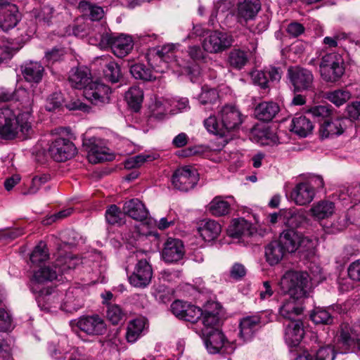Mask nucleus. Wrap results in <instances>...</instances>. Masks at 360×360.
<instances>
[{"label": "nucleus", "instance_id": "1", "mask_svg": "<svg viewBox=\"0 0 360 360\" xmlns=\"http://www.w3.org/2000/svg\"><path fill=\"white\" fill-rule=\"evenodd\" d=\"M20 98L21 108L18 115L9 107L0 108V136L5 139H13L20 132L24 139L33 133L32 128V107L33 94L25 89L16 91Z\"/></svg>", "mask_w": 360, "mask_h": 360}, {"label": "nucleus", "instance_id": "2", "mask_svg": "<svg viewBox=\"0 0 360 360\" xmlns=\"http://www.w3.org/2000/svg\"><path fill=\"white\" fill-rule=\"evenodd\" d=\"M101 49L110 48L112 53L119 58L127 56L133 49V40L130 36L112 33L106 27L100 26L95 37Z\"/></svg>", "mask_w": 360, "mask_h": 360}, {"label": "nucleus", "instance_id": "3", "mask_svg": "<svg viewBox=\"0 0 360 360\" xmlns=\"http://www.w3.org/2000/svg\"><path fill=\"white\" fill-rule=\"evenodd\" d=\"M280 285L290 298L299 300L307 296L310 289L309 275L306 272L288 271L282 276Z\"/></svg>", "mask_w": 360, "mask_h": 360}, {"label": "nucleus", "instance_id": "4", "mask_svg": "<svg viewBox=\"0 0 360 360\" xmlns=\"http://www.w3.org/2000/svg\"><path fill=\"white\" fill-rule=\"evenodd\" d=\"M322 79L327 82L338 81L345 72L344 61L337 53H330L323 56L319 65Z\"/></svg>", "mask_w": 360, "mask_h": 360}, {"label": "nucleus", "instance_id": "5", "mask_svg": "<svg viewBox=\"0 0 360 360\" xmlns=\"http://www.w3.org/2000/svg\"><path fill=\"white\" fill-rule=\"evenodd\" d=\"M278 242L286 252H295L297 249H310L313 246L312 240L308 237L293 229H285L279 236Z\"/></svg>", "mask_w": 360, "mask_h": 360}, {"label": "nucleus", "instance_id": "6", "mask_svg": "<svg viewBox=\"0 0 360 360\" xmlns=\"http://www.w3.org/2000/svg\"><path fill=\"white\" fill-rule=\"evenodd\" d=\"M218 119L221 123L224 135L238 130L243 122L240 110L233 105H224L218 110Z\"/></svg>", "mask_w": 360, "mask_h": 360}, {"label": "nucleus", "instance_id": "7", "mask_svg": "<svg viewBox=\"0 0 360 360\" xmlns=\"http://www.w3.org/2000/svg\"><path fill=\"white\" fill-rule=\"evenodd\" d=\"M207 337L205 345L211 354L222 353L231 354L235 350L233 345L228 342L223 333L217 329L212 328L209 331L203 332Z\"/></svg>", "mask_w": 360, "mask_h": 360}, {"label": "nucleus", "instance_id": "8", "mask_svg": "<svg viewBox=\"0 0 360 360\" xmlns=\"http://www.w3.org/2000/svg\"><path fill=\"white\" fill-rule=\"evenodd\" d=\"M198 179V174L195 169L184 166L175 170L172 177V183L175 188L188 191L194 188Z\"/></svg>", "mask_w": 360, "mask_h": 360}, {"label": "nucleus", "instance_id": "9", "mask_svg": "<svg viewBox=\"0 0 360 360\" xmlns=\"http://www.w3.org/2000/svg\"><path fill=\"white\" fill-rule=\"evenodd\" d=\"M288 77L295 91L311 89L314 76L311 72L300 66L290 67L288 70Z\"/></svg>", "mask_w": 360, "mask_h": 360}, {"label": "nucleus", "instance_id": "10", "mask_svg": "<svg viewBox=\"0 0 360 360\" xmlns=\"http://www.w3.org/2000/svg\"><path fill=\"white\" fill-rule=\"evenodd\" d=\"M49 153L56 162H65L71 159L77 153L75 144L68 139L57 138L49 148Z\"/></svg>", "mask_w": 360, "mask_h": 360}, {"label": "nucleus", "instance_id": "11", "mask_svg": "<svg viewBox=\"0 0 360 360\" xmlns=\"http://www.w3.org/2000/svg\"><path fill=\"white\" fill-rule=\"evenodd\" d=\"M186 253L184 245L180 239L168 238L161 251L162 259L167 264L177 263L183 259Z\"/></svg>", "mask_w": 360, "mask_h": 360}, {"label": "nucleus", "instance_id": "12", "mask_svg": "<svg viewBox=\"0 0 360 360\" xmlns=\"http://www.w3.org/2000/svg\"><path fill=\"white\" fill-rule=\"evenodd\" d=\"M110 87L98 82H91L84 90V97L94 105H103L110 101Z\"/></svg>", "mask_w": 360, "mask_h": 360}, {"label": "nucleus", "instance_id": "13", "mask_svg": "<svg viewBox=\"0 0 360 360\" xmlns=\"http://www.w3.org/2000/svg\"><path fill=\"white\" fill-rule=\"evenodd\" d=\"M232 43L233 38L230 34L214 31L203 40L202 46L207 52L218 53L230 47Z\"/></svg>", "mask_w": 360, "mask_h": 360}, {"label": "nucleus", "instance_id": "14", "mask_svg": "<svg viewBox=\"0 0 360 360\" xmlns=\"http://www.w3.org/2000/svg\"><path fill=\"white\" fill-rule=\"evenodd\" d=\"M153 270L146 259H141L136 264L129 281L131 285L136 288H145L150 283Z\"/></svg>", "mask_w": 360, "mask_h": 360}, {"label": "nucleus", "instance_id": "15", "mask_svg": "<svg viewBox=\"0 0 360 360\" xmlns=\"http://www.w3.org/2000/svg\"><path fill=\"white\" fill-rule=\"evenodd\" d=\"M261 9L259 0H243L237 4L236 19L242 25L255 18Z\"/></svg>", "mask_w": 360, "mask_h": 360}, {"label": "nucleus", "instance_id": "16", "mask_svg": "<svg viewBox=\"0 0 360 360\" xmlns=\"http://www.w3.org/2000/svg\"><path fill=\"white\" fill-rule=\"evenodd\" d=\"M77 326L90 335H102L106 330L104 321L98 315L81 317L77 323Z\"/></svg>", "mask_w": 360, "mask_h": 360}, {"label": "nucleus", "instance_id": "17", "mask_svg": "<svg viewBox=\"0 0 360 360\" xmlns=\"http://www.w3.org/2000/svg\"><path fill=\"white\" fill-rule=\"evenodd\" d=\"M19 21L18 8L8 2L0 3V28L8 31L13 28Z\"/></svg>", "mask_w": 360, "mask_h": 360}, {"label": "nucleus", "instance_id": "18", "mask_svg": "<svg viewBox=\"0 0 360 360\" xmlns=\"http://www.w3.org/2000/svg\"><path fill=\"white\" fill-rule=\"evenodd\" d=\"M283 221L289 227L288 229H293L304 227L308 224L306 212L302 209L290 208L281 210Z\"/></svg>", "mask_w": 360, "mask_h": 360}, {"label": "nucleus", "instance_id": "19", "mask_svg": "<svg viewBox=\"0 0 360 360\" xmlns=\"http://www.w3.org/2000/svg\"><path fill=\"white\" fill-rule=\"evenodd\" d=\"M84 292L79 288H69L60 308L68 313L77 311L84 306Z\"/></svg>", "mask_w": 360, "mask_h": 360}, {"label": "nucleus", "instance_id": "20", "mask_svg": "<svg viewBox=\"0 0 360 360\" xmlns=\"http://www.w3.org/2000/svg\"><path fill=\"white\" fill-rule=\"evenodd\" d=\"M84 145L88 150V159L90 162L97 164L101 162L112 160L114 156L108 149L99 146L95 138L89 139Z\"/></svg>", "mask_w": 360, "mask_h": 360}, {"label": "nucleus", "instance_id": "21", "mask_svg": "<svg viewBox=\"0 0 360 360\" xmlns=\"http://www.w3.org/2000/svg\"><path fill=\"white\" fill-rule=\"evenodd\" d=\"M315 197V191L313 186L308 183L297 184L292 189L290 198L297 205L303 206L309 204Z\"/></svg>", "mask_w": 360, "mask_h": 360}, {"label": "nucleus", "instance_id": "22", "mask_svg": "<svg viewBox=\"0 0 360 360\" xmlns=\"http://www.w3.org/2000/svg\"><path fill=\"white\" fill-rule=\"evenodd\" d=\"M304 335L303 323L300 320L290 321L285 331V340L290 347H297Z\"/></svg>", "mask_w": 360, "mask_h": 360}, {"label": "nucleus", "instance_id": "23", "mask_svg": "<svg viewBox=\"0 0 360 360\" xmlns=\"http://www.w3.org/2000/svg\"><path fill=\"white\" fill-rule=\"evenodd\" d=\"M227 231L230 237L240 238L252 236L256 232V230L251 223L243 218H240L232 221Z\"/></svg>", "mask_w": 360, "mask_h": 360}, {"label": "nucleus", "instance_id": "24", "mask_svg": "<svg viewBox=\"0 0 360 360\" xmlns=\"http://www.w3.org/2000/svg\"><path fill=\"white\" fill-rule=\"evenodd\" d=\"M262 326L261 316L259 314L248 316L240 320V335L245 340L252 338L255 332Z\"/></svg>", "mask_w": 360, "mask_h": 360}, {"label": "nucleus", "instance_id": "25", "mask_svg": "<svg viewBox=\"0 0 360 360\" xmlns=\"http://www.w3.org/2000/svg\"><path fill=\"white\" fill-rule=\"evenodd\" d=\"M122 209L124 214L136 221H143L148 214L145 205L137 198L125 202Z\"/></svg>", "mask_w": 360, "mask_h": 360}, {"label": "nucleus", "instance_id": "26", "mask_svg": "<svg viewBox=\"0 0 360 360\" xmlns=\"http://www.w3.org/2000/svg\"><path fill=\"white\" fill-rule=\"evenodd\" d=\"M22 74L28 82L39 83L44 74V68L37 61L26 62L21 66Z\"/></svg>", "mask_w": 360, "mask_h": 360}, {"label": "nucleus", "instance_id": "27", "mask_svg": "<svg viewBox=\"0 0 360 360\" xmlns=\"http://www.w3.org/2000/svg\"><path fill=\"white\" fill-rule=\"evenodd\" d=\"M346 120L337 118L333 120H325L320 127V134L322 138L339 136L344 132Z\"/></svg>", "mask_w": 360, "mask_h": 360}, {"label": "nucleus", "instance_id": "28", "mask_svg": "<svg viewBox=\"0 0 360 360\" xmlns=\"http://www.w3.org/2000/svg\"><path fill=\"white\" fill-rule=\"evenodd\" d=\"M99 60L100 65L103 67L104 77L112 83L118 82L122 76L120 65L109 56H103Z\"/></svg>", "mask_w": 360, "mask_h": 360}, {"label": "nucleus", "instance_id": "29", "mask_svg": "<svg viewBox=\"0 0 360 360\" xmlns=\"http://www.w3.org/2000/svg\"><path fill=\"white\" fill-rule=\"evenodd\" d=\"M279 105L273 101H264L259 103L255 108V115L259 120L269 122L278 114Z\"/></svg>", "mask_w": 360, "mask_h": 360}, {"label": "nucleus", "instance_id": "30", "mask_svg": "<svg viewBox=\"0 0 360 360\" xmlns=\"http://www.w3.org/2000/svg\"><path fill=\"white\" fill-rule=\"evenodd\" d=\"M198 233L205 241L215 240L221 231V225L212 219L203 220L198 228Z\"/></svg>", "mask_w": 360, "mask_h": 360}, {"label": "nucleus", "instance_id": "31", "mask_svg": "<svg viewBox=\"0 0 360 360\" xmlns=\"http://www.w3.org/2000/svg\"><path fill=\"white\" fill-rule=\"evenodd\" d=\"M335 357V349L327 345L319 348L316 352L314 351H304L298 355L295 360H334Z\"/></svg>", "mask_w": 360, "mask_h": 360}, {"label": "nucleus", "instance_id": "32", "mask_svg": "<svg viewBox=\"0 0 360 360\" xmlns=\"http://www.w3.org/2000/svg\"><path fill=\"white\" fill-rule=\"evenodd\" d=\"M220 305L214 302H208L202 311V323L210 329L214 328L219 321Z\"/></svg>", "mask_w": 360, "mask_h": 360}, {"label": "nucleus", "instance_id": "33", "mask_svg": "<svg viewBox=\"0 0 360 360\" xmlns=\"http://www.w3.org/2000/svg\"><path fill=\"white\" fill-rule=\"evenodd\" d=\"M286 252L278 240H273L265 246L264 257L270 266L278 264L283 258Z\"/></svg>", "mask_w": 360, "mask_h": 360}, {"label": "nucleus", "instance_id": "34", "mask_svg": "<svg viewBox=\"0 0 360 360\" xmlns=\"http://www.w3.org/2000/svg\"><path fill=\"white\" fill-rule=\"evenodd\" d=\"M39 307L43 311H50L60 304V298L56 293L51 292L48 289L41 290L36 297Z\"/></svg>", "mask_w": 360, "mask_h": 360}, {"label": "nucleus", "instance_id": "35", "mask_svg": "<svg viewBox=\"0 0 360 360\" xmlns=\"http://www.w3.org/2000/svg\"><path fill=\"white\" fill-rule=\"evenodd\" d=\"M69 82L73 88L82 89L91 83V77L86 68L72 69L69 76Z\"/></svg>", "mask_w": 360, "mask_h": 360}, {"label": "nucleus", "instance_id": "36", "mask_svg": "<svg viewBox=\"0 0 360 360\" xmlns=\"http://www.w3.org/2000/svg\"><path fill=\"white\" fill-rule=\"evenodd\" d=\"M313 128L309 118L304 115L295 117L290 124V130L301 137H306L311 132Z\"/></svg>", "mask_w": 360, "mask_h": 360}, {"label": "nucleus", "instance_id": "37", "mask_svg": "<svg viewBox=\"0 0 360 360\" xmlns=\"http://www.w3.org/2000/svg\"><path fill=\"white\" fill-rule=\"evenodd\" d=\"M174 49V44L164 45L156 51L155 56L160 62L165 63L166 68H174L176 65L181 66L179 60L175 58Z\"/></svg>", "mask_w": 360, "mask_h": 360}, {"label": "nucleus", "instance_id": "38", "mask_svg": "<svg viewBox=\"0 0 360 360\" xmlns=\"http://www.w3.org/2000/svg\"><path fill=\"white\" fill-rule=\"evenodd\" d=\"M56 266L58 268L60 273L64 274L67 271L74 269L79 266L82 263V259L71 254L63 255L62 252H59V255L56 261Z\"/></svg>", "mask_w": 360, "mask_h": 360}, {"label": "nucleus", "instance_id": "39", "mask_svg": "<svg viewBox=\"0 0 360 360\" xmlns=\"http://www.w3.org/2000/svg\"><path fill=\"white\" fill-rule=\"evenodd\" d=\"M168 112H175V110L172 108L171 101L163 98L156 99L152 106L151 116L162 120Z\"/></svg>", "mask_w": 360, "mask_h": 360}, {"label": "nucleus", "instance_id": "40", "mask_svg": "<svg viewBox=\"0 0 360 360\" xmlns=\"http://www.w3.org/2000/svg\"><path fill=\"white\" fill-rule=\"evenodd\" d=\"M335 210V204L328 200L319 201L310 209L311 214L318 219H323L331 216Z\"/></svg>", "mask_w": 360, "mask_h": 360}, {"label": "nucleus", "instance_id": "41", "mask_svg": "<svg viewBox=\"0 0 360 360\" xmlns=\"http://www.w3.org/2000/svg\"><path fill=\"white\" fill-rule=\"evenodd\" d=\"M302 312V308L295 302V300H287L279 309L280 315L290 321L296 320L295 318Z\"/></svg>", "mask_w": 360, "mask_h": 360}, {"label": "nucleus", "instance_id": "42", "mask_svg": "<svg viewBox=\"0 0 360 360\" xmlns=\"http://www.w3.org/2000/svg\"><path fill=\"white\" fill-rule=\"evenodd\" d=\"M78 8L84 15H89L93 21L101 20L104 15L102 7L86 1H81L79 3Z\"/></svg>", "mask_w": 360, "mask_h": 360}, {"label": "nucleus", "instance_id": "43", "mask_svg": "<svg viewBox=\"0 0 360 360\" xmlns=\"http://www.w3.org/2000/svg\"><path fill=\"white\" fill-rule=\"evenodd\" d=\"M146 325L143 319H136L131 321L127 326L126 338L129 342H134L141 336Z\"/></svg>", "mask_w": 360, "mask_h": 360}, {"label": "nucleus", "instance_id": "44", "mask_svg": "<svg viewBox=\"0 0 360 360\" xmlns=\"http://www.w3.org/2000/svg\"><path fill=\"white\" fill-rule=\"evenodd\" d=\"M351 97L352 94L347 89H339L326 94V98L338 107L347 103Z\"/></svg>", "mask_w": 360, "mask_h": 360}, {"label": "nucleus", "instance_id": "45", "mask_svg": "<svg viewBox=\"0 0 360 360\" xmlns=\"http://www.w3.org/2000/svg\"><path fill=\"white\" fill-rule=\"evenodd\" d=\"M125 98L129 105L137 112L141 105L143 98V91L138 86L131 87L125 94Z\"/></svg>", "mask_w": 360, "mask_h": 360}, {"label": "nucleus", "instance_id": "46", "mask_svg": "<svg viewBox=\"0 0 360 360\" xmlns=\"http://www.w3.org/2000/svg\"><path fill=\"white\" fill-rule=\"evenodd\" d=\"M130 73L135 79L143 81H152L156 78L153 75V70L146 67V65L142 63L131 65L130 68Z\"/></svg>", "mask_w": 360, "mask_h": 360}, {"label": "nucleus", "instance_id": "47", "mask_svg": "<svg viewBox=\"0 0 360 360\" xmlns=\"http://www.w3.org/2000/svg\"><path fill=\"white\" fill-rule=\"evenodd\" d=\"M56 15L55 8L50 5H44L34 13L37 22L46 26H49L52 23V20Z\"/></svg>", "mask_w": 360, "mask_h": 360}, {"label": "nucleus", "instance_id": "48", "mask_svg": "<svg viewBox=\"0 0 360 360\" xmlns=\"http://www.w3.org/2000/svg\"><path fill=\"white\" fill-rule=\"evenodd\" d=\"M58 268L55 264L54 269L51 266H44L36 271L34 274V278L37 283L51 281L57 278Z\"/></svg>", "mask_w": 360, "mask_h": 360}, {"label": "nucleus", "instance_id": "49", "mask_svg": "<svg viewBox=\"0 0 360 360\" xmlns=\"http://www.w3.org/2000/svg\"><path fill=\"white\" fill-rule=\"evenodd\" d=\"M49 259V252L46 244L40 241L30 254V259L33 264L39 265Z\"/></svg>", "mask_w": 360, "mask_h": 360}, {"label": "nucleus", "instance_id": "50", "mask_svg": "<svg viewBox=\"0 0 360 360\" xmlns=\"http://www.w3.org/2000/svg\"><path fill=\"white\" fill-rule=\"evenodd\" d=\"M248 61L246 52L240 49H233L230 51L228 62L232 68L240 70L243 68Z\"/></svg>", "mask_w": 360, "mask_h": 360}, {"label": "nucleus", "instance_id": "51", "mask_svg": "<svg viewBox=\"0 0 360 360\" xmlns=\"http://www.w3.org/2000/svg\"><path fill=\"white\" fill-rule=\"evenodd\" d=\"M209 210L214 216H224L229 214L230 205L221 197H216L210 203Z\"/></svg>", "mask_w": 360, "mask_h": 360}, {"label": "nucleus", "instance_id": "52", "mask_svg": "<svg viewBox=\"0 0 360 360\" xmlns=\"http://www.w3.org/2000/svg\"><path fill=\"white\" fill-rule=\"evenodd\" d=\"M61 243L58 244V252L63 250L70 249L75 246L79 239V235L72 230H67L63 231L60 236Z\"/></svg>", "mask_w": 360, "mask_h": 360}, {"label": "nucleus", "instance_id": "53", "mask_svg": "<svg viewBox=\"0 0 360 360\" xmlns=\"http://www.w3.org/2000/svg\"><path fill=\"white\" fill-rule=\"evenodd\" d=\"M354 339L351 337L350 328L348 326H342L340 332V336L338 339V344L342 345V349H340V353H347L352 345H354ZM339 349L340 347L338 346Z\"/></svg>", "mask_w": 360, "mask_h": 360}, {"label": "nucleus", "instance_id": "54", "mask_svg": "<svg viewBox=\"0 0 360 360\" xmlns=\"http://www.w3.org/2000/svg\"><path fill=\"white\" fill-rule=\"evenodd\" d=\"M197 98L202 105L212 104L218 100L219 94L215 89L203 86Z\"/></svg>", "mask_w": 360, "mask_h": 360}, {"label": "nucleus", "instance_id": "55", "mask_svg": "<svg viewBox=\"0 0 360 360\" xmlns=\"http://www.w3.org/2000/svg\"><path fill=\"white\" fill-rule=\"evenodd\" d=\"M203 124L208 132L220 136H225L221 123L218 119V115L217 117L210 115L204 120Z\"/></svg>", "mask_w": 360, "mask_h": 360}, {"label": "nucleus", "instance_id": "56", "mask_svg": "<svg viewBox=\"0 0 360 360\" xmlns=\"http://www.w3.org/2000/svg\"><path fill=\"white\" fill-rule=\"evenodd\" d=\"M310 318L316 324H331L333 321L330 313L323 308H316L310 314Z\"/></svg>", "mask_w": 360, "mask_h": 360}, {"label": "nucleus", "instance_id": "57", "mask_svg": "<svg viewBox=\"0 0 360 360\" xmlns=\"http://www.w3.org/2000/svg\"><path fill=\"white\" fill-rule=\"evenodd\" d=\"M314 119L321 122L329 120L332 114V107L330 105H317L312 107L308 112Z\"/></svg>", "mask_w": 360, "mask_h": 360}, {"label": "nucleus", "instance_id": "58", "mask_svg": "<svg viewBox=\"0 0 360 360\" xmlns=\"http://www.w3.org/2000/svg\"><path fill=\"white\" fill-rule=\"evenodd\" d=\"M50 175L42 174L34 176L28 190L22 193L23 195H34L37 193L40 187L50 180Z\"/></svg>", "mask_w": 360, "mask_h": 360}, {"label": "nucleus", "instance_id": "59", "mask_svg": "<svg viewBox=\"0 0 360 360\" xmlns=\"http://www.w3.org/2000/svg\"><path fill=\"white\" fill-rule=\"evenodd\" d=\"M66 340L64 339L60 343L54 345L53 343L49 345V352L51 356L56 360H64L66 355L70 352V349L64 347Z\"/></svg>", "mask_w": 360, "mask_h": 360}, {"label": "nucleus", "instance_id": "60", "mask_svg": "<svg viewBox=\"0 0 360 360\" xmlns=\"http://www.w3.org/2000/svg\"><path fill=\"white\" fill-rule=\"evenodd\" d=\"M155 158L150 155L140 154L128 158L124 162V167L127 169H132L141 166L144 162H151Z\"/></svg>", "mask_w": 360, "mask_h": 360}, {"label": "nucleus", "instance_id": "61", "mask_svg": "<svg viewBox=\"0 0 360 360\" xmlns=\"http://www.w3.org/2000/svg\"><path fill=\"white\" fill-rule=\"evenodd\" d=\"M124 314L120 306L116 304H108L107 318L113 324L117 325L123 319Z\"/></svg>", "mask_w": 360, "mask_h": 360}, {"label": "nucleus", "instance_id": "62", "mask_svg": "<svg viewBox=\"0 0 360 360\" xmlns=\"http://www.w3.org/2000/svg\"><path fill=\"white\" fill-rule=\"evenodd\" d=\"M124 214L117 205H111L105 211V219L112 225L121 224Z\"/></svg>", "mask_w": 360, "mask_h": 360}, {"label": "nucleus", "instance_id": "63", "mask_svg": "<svg viewBox=\"0 0 360 360\" xmlns=\"http://www.w3.org/2000/svg\"><path fill=\"white\" fill-rule=\"evenodd\" d=\"M250 75L255 84L258 85L262 89H269V79L265 70H254Z\"/></svg>", "mask_w": 360, "mask_h": 360}, {"label": "nucleus", "instance_id": "64", "mask_svg": "<svg viewBox=\"0 0 360 360\" xmlns=\"http://www.w3.org/2000/svg\"><path fill=\"white\" fill-rule=\"evenodd\" d=\"M202 315V310L190 303L188 304L186 311L183 316L182 320L191 323L196 322Z\"/></svg>", "mask_w": 360, "mask_h": 360}]
</instances>
